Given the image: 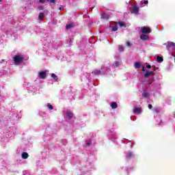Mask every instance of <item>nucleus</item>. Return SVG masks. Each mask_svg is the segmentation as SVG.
Returning <instances> with one entry per match:
<instances>
[{"label":"nucleus","mask_w":175,"mask_h":175,"mask_svg":"<svg viewBox=\"0 0 175 175\" xmlns=\"http://www.w3.org/2000/svg\"><path fill=\"white\" fill-rule=\"evenodd\" d=\"M46 74H47V72L41 71L39 72L38 77H40V79H42V80H44V79H46Z\"/></svg>","instance_id":"obj_3"},{"label":"nucleus","mask_w":175,"mask_h":175,"mask_svg":"<svg viewBox=\"0 0 175 175\" xmlns=\"http://www.w3.org/2000/svg\"><path fill=\"white\" fill-rule=\"evenodd\" d=\"M101 18L104 20H109V18H110V16L107 15V14L104 12L101 14Z\"/></svg>","instance_id":"obj_6"},{"label":"nucleus","mask_w":175,"mask_h":175,"mask_svg":"<svg viewBox=\"0 0 175 175\" xmlns=\"http://www.w3.org/2000/svg\"><path fill=\"white\" fill-rule=\"evenodd\" d=\"M73 27H75V23H71L66 25V29H71V28H73Z\"/></svg>","instance_id":"obj_8"},{"label":"nucleus","mask_w":175,"mask_h":175,"mask_svg":"<svg viewBox=\"0 0 175 175\" xmlns=\"http://www.w3.org/2000/svg\"><path fill=\"white\" fill-rule=\"evenodd\" d=\"M39 10H43V9H44V8H43V6H40L38 8Z\"/></svg>","instance_id":"obj_31"},{"label":"nucleus","mask_w":175,"mask_h":175,"mask_svg":"<svg viewBox=\"0 0 175 175\" xmlns=\"http://www.w3.org/2000/svg\"><path fill=\"white\" fill-rule=\"evenodd\" d=\"M142 96H144V98L148 97V92H147L146 90H144V92H142Z\"/></svg>","instance_id":"obj_18"},{"label":"nucleus","mask_w":175,"mask_h":175,"mask_svg":"<svg viewBox=\"0 0 175 175\" xmlns=\"http://www.w3.org/2000/svg\"><path fill=\"white\" fill-rule=\"evenodd\" d=\"M167 50H170L171 48L174 49L175 43L173 42H169L166 44Z\"/></svg>","instance_id":"obj_4"},{"label":"nucleus","mask_w":175,"mask_h":175,"mask_svg":"<svg viewBox=\"0 0 175 175\" xmlns=\"http://www.w3.org/2000/svg\"><path fill=\"white\" fill-rule=\"evenodd\" d=\"M59 10H62V8H59Z\"/></svg>","instance_id":"obj_36"},{"label":"nucleus","mask_w":175,"mask_h":175,"mask_svg":"<svg viewBox=\"0 0 175 175\" xmlns=\"http://www.w3.org/2000/svg\"><path fill=\"white\" fill-rule=\"evenodd\" d=\"M51 77H52L54 80H55V81H57V80H58V78H57V75H56L55 74H54V73H52V74H51Z\"/></svg>","instance_id":"obj_19"},{"label":"nucleus","mask_w":175,"mask_h":175,"mask_svg":"<svg viewBox=\"0 0 175 175\" xmlns=\"http://www.w3.org/2000/svg\"><path fill=\"white\" fill-rule=\"evenodd\" d=\"M141 32L142 33H145L146 35H148V33H151V29H150V27H142Z\"/></svg>","instance_id":"obj_2"},{"label":"nucleus","mask_w":175,"mask_h":175,"mask_svg":"<svg viewBox=\"0 0 175 175\" xmlns=\"http://www.w3.org/2000/svg\"><path fill=\"white\" fill-rule=\"evenodd\" d=\"M119 51H124V46L122 45L119 46Z\"/></svg>","instance_id":"obj_26"},{"label":"nucleus","mask_w":175,"mask_h":175,"mask_svg":"<svg viewBox=\"0 0 175 175\" xmlns=\"http://www.w3.org/2000/svg\"><path fill=\"white\" fill-rule=\"evenodd\" d=\"M147 38H148V36H147V34H142L141 36H140V39L142 40H147Z\"/></svg>","instance_id":"obj_12"},{"label":"nucleus","mask_w":175,"mask_h":175,"mask_svg":"<svg viewBox=\"0 0 175 175\" xmlns=\"http://www.w3.org/2000/svg\"><path fill=\"white\" fill-rule=\"evenodd\" d=\"M131 13L137 14L139 13V7L137 5H134L133 6V9L131 10Z\"/></svg>","instance_id":"obj_5"},{"label":"nucleus","mask_w":175,"mask_h":175,"mask_svg":"<svg viewBox=\"0 0 175 175\" xmlns=\"http://www.w3.org/2000/svg\"><path fill=\"white\" fill-rule=\"evenodd\" d=\"M43 17H44V13L40 12L38 15L39 20H42Z\"/></svg>","instance_id":"obj_17"},{"label":"nucleus","mask_w":175,"mask_h":175,"mask_svg":"<svg viewBox=\"0 0 175 175\" xmlns=\"http://www.w3.org/2000/svg\"><path fill=\"white\" fill-rule=\"evenodd\" d=\"M133 111H134L135 114H140V113H142V108H140V107H135L133 109Z\"/></svg>","instance_id":"obj_7"},{"label":"nucleus","mask_w":175,"mask_h":175,"mask_svg":"<svg viewBox=\"0 0 175 175\" xmlns=\"http://www.w3.org/2000/svg\"><path fill=\"white\" fill-rule=\"evenodd\" d=\"M146 68L148 69H151V65H150V64L146 65Z\"/></svg>","instance_id":"obj_30"},{"label":"nucleus","mask_w":175,"mask_h":175,"mask_svg":"<svg viewBox=\"0 0 175 175\" xmlns=\"http://www.w3.org/2000/svg\"><path fill=\"white\" fill-rule=\"evenodd\" d=\"M48 2H49L50 3H55V2H57V0H49L48 1Z\"/></svg>","instance_id":"obj_27"},{"label":"nucleus","mask_w":175,"mask_h":175,"mask_svg":"<svg viewBox=\"0 0 175 175\" xmlns=\"http://www.w3.org/2000/svg\"><path fill=\"white\" fill-rule=\"evenodd\" d=\"M144 5H147V3H148V1L145 0V1H144Z\"/></svg>","instance_id":"obj_33"},{"label":"nucleus","mask_w":175,"mask_h":175,"mask_svg":"<svg viewBox=\"0 0 175 175\" xmlns=\"http://www.w3.org/2000/svg\"><path fill=\"white\" fill-rule=\"evenodd\" d=\"M142 72H146V69L144 68V66H142Z\"/></svg>","instance_id":"obj_34"},{"label":"nucleus","mask_w":175,"mask_h":175,"mask_svg":"<svg viewBox=\"0 0 175 175\" xmlns=\"http://www.w3.org/2000/svg\"><path fill=\"white\" fill-rule=\"evenodd\" d=\"M172 55L174 57V61H175V53H172Z\"/></svg>","instance_id":"obj_35"},{"label":"nucleus","mask_w":175,"mask_h":175,"mask_svg":"<svg viewBox=\"0 0 175 175\" xmlns=\"http://www.w3.org/2000/svg\"><path fill=\"white\" fill-rule=\"evenodd\" d=\"M47 107L51 110H53V109H54V107L51 105V104H48Z\"/></svg>","instance_id":"obj_25"},{"label":"nucleus","mask_w":175,"mask_h":175,"mask_svg":"<svg viewBox=\"0 0 175 175\" xmlns=\"http://www.w3.org/2000/svg\"><path fill=\"white\" fill-rule=\"evenodd\" d=\"M135 69H139V68H140V66H142V64H140V62H137L135 63Z\"/></svg>","instance_id":"obj_14"},{"label":"nucleus","mask_w":175,"mask_h":175,"mask_svg":"<svg viewBox=\"0 0 175 175\" xmlns=\"http://www.w3.org/2000/svg\"><path fill=\"white\" fill-rule=\"evenodd\" d=\"M151 75H152V71H147L145 74H144V77L146 79H147V77H148V76H151Z\"/></svg>","instance_id":"obj_13"},{"label":"nucleus","mask_w":175,"mask_h":175,"mask_svg":"<svg viewBox=\"0 0 175 175\" xmlns=\"http://www.w3.org/2000/svg\"><path fill=\"white\" fill-rule=\"evenodd\" d=\"M111 31L112 32H116V31H118V26L117 25V23L113 25V26L111 27Z\"/></svg>","instance_id":"obj_9"},{"label":"nucleus","mask_w":175,"mask_h":175,"mask_svg":"<svg viewBox=\"0 0 175 175\" xmlns=\"http://www.w3.org/2000/svg\"><path fill=\"white\" fill-rule=\"evenodd\" d=\"M120 28H126V25H125V23L124 22H119L118 23Z\"/></svg>","instance_id":"obj_16"},{"label":"nucleus","mask_w":175,"mask_h":175,"mask_svg":"<svg viewBox=\"0 0 175 175\" xmlns=\"http://www.w3.org/2000/svg\"><path fill=\"white\" fill-rule=\"evenodd\" d=\"M94 73L95 75H100V70H95L94 71Z\"/></svg>","instance_id":"obj_23"},{"label":"nucleus","mask_w":175,"mask_h":175,"mask_svg":"<svg viewBox=\"0 0 175 175\" xmlns=\"http://www.w3.org/2000/svg\"><path fill=\"white\" fill-rule=\"evenodd\" d=\"M160 111H161V110H160L159 108H158V107L154 108V109H153V111H154V113H159Z\"/></svg>","instance_id":"obj_22"},{"label":"nucleus","mask_w":175,"mask_h":175,"mask_svg":"<svg viewBox=\"0 0 175 175\" xmlns=\"http://www.w3.org/2000/svg\"><path fill=\"white\" fill-rule=\"evenodd\" d=\"M67 116H68V118H72V117H73V113H72V112H68L67 113Z\"/></svg>","instance_id":"obj_21"},{"label":"nucleus","mask_w":175,"mask_h":175,"mask_svg":"<svg viewBox=\"0 0 175 175\" xmlns=\"http://www.w3.org/2000/svg\"><path fill=\"white\" fill-rule=\"evenodd\" d=\"M157 61L158 62H163V58L161 57L160 56H157Z\"/></svg>","instance_id":"obj_20"},{"label":"nucleus","mask_w":175,"mask_h":175,"mask_svg":"<svg viewBox=\"0 0 175 175\" xmlns=\"http://www.w3.org/2000/svg\"><path fill=\"white\" fill-rule=\"evenodd\" d=\"M119 65H120V62H116L113 64L114 68H117V66H118Z\"/></svg>","instance_id":"obj_24"},{"label":"nucleus","mask_w":175,"mask_h":175,"mask_svg":"<svg viewBox=\"0 0 175 175\" xmlns=\"http://www.w3.org/2000/svg\"><path fill=\"white\" fill-rule=\"evenodd\" d=\"M126 46H131V42H126Z\"/></svg>","instance_id":"obj_32"},{"label":"nucleus","mask_w":175,"mask_h":175,"mask_svg":"<svg viewBox=\"0 0 175 175\" xmlns=\"http://www.w3.org/2000/svg\"><path fill=\"white\" fill-rule=\"evenodd\" d=\"M0 2H2V0H0Z\"/></svg>","instance_id":"obj_37"},{"label":"nucleus","mask_w":175,"mask_h":175,"mask_svg":"<svg viewBox=\"0 0 175 175\" xmlns=\"http://www.w3.org/2000/svg\"><path fill=\"white\" fill-rule=\"evenodd\" d=\"M13 61L14 62V65H21V63L24 62V57L23 55H16L14 56Z\"/></svg>","instance_id":"obj_1"},{"label":"nucleus","mask_w":175,"mask_h":175,"mask_svg":"<svg viewBox=\"0 0 175 175\" xmlns=\"http://www.w3.org/2000/svg\"><path fill=\"white\" fill-rule=\"evenodd\" d=\"M133 157V154L131 153V152H128L127 155L126 156V158L128 159H131Z\"/></svg>","instance_id":"obj_15"},{"label":"nucleus","mask_w":175,"mask_h":175,"mask_svg":"<svg viewBox=\"0 0 175 175\" xmlns=\"http://www.w3.org/2000/svg\"><path fill=\"white\" fill-rule=\"evenodd\" d=\"M148 109H152V105L151 104H149L148 106Z\"/></svg>","instance_id":"obj_29"},{"label":"nucleus","mask_w":175,"mask_h":175,"mask_svg":"<svg viewBox=\"0 0 175 175\" xmlns=\"http://www.w3.org/2000/svg\"><path fill=\"white\" fill-rule=\"evenodd\" d=\"M91 144H92V142H88V143L86 144V146H87V147H88V146H91Z\"/></svg>","instance_id":"obj_28"},{"label":"nucleus","mask_w":175,"mask_h":175,"mask_svg":"<svg viewBox=\"0 0 175 175\" xmlns=\"http://www.w3.org/2000/svg\"><path fill=\"white\" fill-rule=\"evenodd\" d=\"M111 109H117V107H118V105H117V103L113 102L111 104Z\"/></svg>","instance_id":"obj_11"},{"label":"nucleus","mask_w":175,"mask_h":175,"mask_svg":"<svg viewBox=\"0 0 175 175\" xmlns=\"http://www.w3.org/2000/svg\"><path fill=\"white\" fill-rule=\"evenodd\" d=\"M28 157H29V155L28 154V153L27 152H23L22 153V159H27Z\"/></svg>","instance_id":"obj_10"}]
</instances>
